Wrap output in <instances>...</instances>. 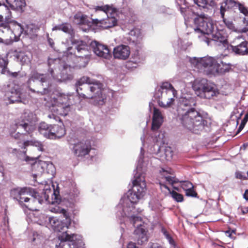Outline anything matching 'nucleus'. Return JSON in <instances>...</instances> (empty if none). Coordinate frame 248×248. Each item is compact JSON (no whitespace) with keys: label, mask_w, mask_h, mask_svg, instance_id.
Masks as SVG:
<instances>
[{"label":"nucleus","mask_w":248,"mask_h":248,"mask_svg":"<svg viewBox=\"0 0 248 248\" xmlns=\"http://www.w3.org/2000/svg\"><path fill=\"white\" fill-rule=\"evenodd\" d=\"M62 220H60L54 228L55 232L63 231L58 236V242L56 244V248H63L66 246L70 247L71 245L74 248H81L84 245L82 237L78 234L67 233L65 231L68 229L71 224V219L69 217H66Z\"/></svg>","instance_id":"0eeeda50"},{"label":"nucleus","mask_w":248,"mask_h":248,"mask_svg":"<svg viewBox=\"0 0 248 248\" xmlns=\"http://www.w3.org/2000/svg\"><path fill=\"white\" fill-rule=\"evenodd\" d=\"M87 47L85 42L78 41L75 48L68 47L63 51L62 59L49 58L48 72L52 77L60 82L71 79L72 77L68 73V70L72 67H84L88 64L89 57Z\"/></svg>","instance_id":"f257e3e1"},{"label":"nucleus","mask_w":248,"mask_h":248,"mask_svg":"<svg viewBox=\"0 0 248 248\" xmlns=\"http://www.w3.org/2000/svg\"><path fill=\"white\" fill-rule=\"evenodd\" d=\"M4 100L6 104H13L18 102L24 103L25 95L21 92L18 88H11L6 91L4 96Z\"/></svg>","instance_id":"f3484780"},{"label":"nucleus","mask_w":248,"mask_h":248,"mask_svg":"<svg viewBox=\"0 0 248 248\" xmlns=\"http://www.w3.org/2000/svg\"><path fill=\"white\" fill-rule=\"evenodd\" d=\"M143 154L144 150L141 147L136 168L137 172L135 174L134 179L132 182L133 187L131 190L128 191L126 196L121 198L119 203L116 207L117 217H127L133 224L141 221V217L137 214L141 211L136 210L134 205L144 197L146 190L144 176L138 172L142 168Z\"/></svg>","instance_id":"f03ea898"},{"label":"nucleus","mask_w":248,"mask_h":248,"mask_svg":"<svg viewBox=\"0 0 248 248\" xmlns=\"http://www.w3.org/2000/svg\"><path fill=\"white\" fill-rule=\"evenodd\" d=\"M3 74H5V75H9V76H10L12 77H16L18 75V73L17 72H11L9 70V73H2Z\"/></svg>","instance_id":"bf43d9fd"},{"label":"nucleus","mask_w":248,"mask_h":248,"mask_svg":"<svg viewBox=\"0 0 248 248\" xmlns=\"http://www.w3.org/2000/svg\"><path fill=\"white\" fill-rule=\"evenodd\" d=\"M233 0H224L222 3H220L219 13L221 15V17L224 18L225 17V13L227 10H232V3Z\"/></svg>","instance_id":"473e14b6"},{"label":"nucleus","mask_w":248,"mask_h":248,"mask_svg":"<svg viewBox=\"0 0 248 248\" xmlns=\"http://www.w3.org/2000/svg\"><path fill=\"white\" fill-rule=\"evenodd\" d=\"M44 200L52 204L57 203L59 201L55 191H52L51 189L46 188L42 193V196H39L38 193L35 192L34 195L31 198L27 196L24 199L23 203L20 205L22 208H26L31 211H37L38 205L42 204Z\"/></svg>","instance_id":"6e6552de"},{"label":"nucleus","mask_w":248,"mask_h":248,"mask_svg":"<svg viewBox=\"0 0 248 248\" xmlns=\"http://www.w3.org/2000/svg\"><path fill=\"white\" fill-rule=\"evenodd\" d=\"M0 6H1V9L2 10H5L9 12V10L8 9L7 6L4 4H1V3H0Z\"/></svg>","instance_id":"0e129e2a"},{"label":"nucleus","mask_w":248,"mask_h":248,"mask_svg":"<svg viewBox=\"0 0 248 248\" xmlns=\"http://www.w3.org/2000/svg\"><path fill=\"white\" fill-rule=\"evenodd\" d=\"M8 61L7 58H3L0 55V68H1V73H9V69L7 68Z\"/></svg>","instance_id":"4c0bfd02"},{"label":"nucleus","mask_w":248,"mask_h":248,"mask_svg":"<svg viewBox=\"0 0 248 248\" xmlns=\"http://www.w3.org/2000/svg\"><path fill=\"white\" fill-rule=\"evenodd\" d=\"M155 10L157 13H164L166 11V8L164 6H161L157 7Z\"/></svg>","instance_id":"4d7b16f0"},{"label":"nucleus","mask_w":248,"mask_h":248,"mask_svg":"<svg viewBox=\"0 0 248 248\" xmlns=\"http://www.w3.org/2000/svg\"><path fill=\"white\" fill-rule=\"evenodd\" d=\"M38 80L42 83L46 82L47 81V76L46 74H40L36 71H31L28 80V85H30L32 82Z\"/></svg>","instance_id":"c85d7f7f"},{"label":"nucleus","mask_w":248,"mask_h":248,"mask_svg":"<svg viewBox=\"0 0 248 248\" xmlns=\"http://www.w3.org/2000/svg\"><path fill=\"white\" fill-rule=\"evenodd\" d=\"M7 3L12 9L22 12L26 4L25 0H6Z\"/></svg>","instance_id":"c756f323"},{"label":"nucleus","mask_w":248,"mask_h":248,"mask_svg":"<svg viewBox=\"0 0 248 248\" xmlns=\"http://www.w3.org/2000/svg\"><path fill=\"white\" fill-rule=\"evenodd\" d=\"M224 23L225 24L226 27L230 30L232 31L235 30V27L232 21L226 19L225 17L222 18Z\"/></svg>","instance_id":"09e8293b"},{"label":"nucleus","mask_w":248,"mask_h":248,"mask_svg":"<svg viewBox=\"0 0 248 248\" xmlns=\"http://www.w3.org/2000/svg\"><path fill=\"white\" fill-rule=\"evenodd\" d=\"M76 91L79 96L83 98L94 99V104L102 105L105 97L102 94L103 85L99 81L82 77L76 84Z\"/></svg>","instance_id":"423d86ee"},{"label":"nucleus","mask_w":248,"mask_h":248,"mask_svg":"<svg viewBox=\"0 0 248 248\" xmlns=\"http://www.w3.org/2000/svg\"><path fill=\"white\" fill-rule=\"evenodd\" d=\"M61 28H62V24L58 25H57V26H55V27H54L52 28V30L53 31H57V30L61 31V29H62Z\"/></svg>","instance_id":"680f3d73"},{"label":"nucleus","mask_w":248,"mask_h":248,"mask_svg":"<svg viewBox=\"0 0 248 248\" xmlns=\"http://www.w3.org/2000/svg\"><path fill=\"white\" fill-rule=\"evenodd\" d=\"M61 28V31L65 33H70L72 30V27L71 25L68 23H64L62 24Z\"/></svg>","instance_id":"de8ad7c7"},{"label":"nucleus","mask_w":248,"mask_h":248,"mask_svg":"<svg viewBox=\"0 0 248 248\" xmlns=\"http://www.w3.org/2000/svg\"><path fill=\"white\" fill-rule=\"evenodd\" d=\"M241 211H242V214L243 215H245L248 212V208H242L241 209Z\"/></svg>","instance_id":"338daca9"},{"label":"nucleus","mask_w":248,"mask_h":248,"mask_svg":"<svg viewBox=\"0 0 248 248\" xmlns=\"http://www.w3.org/2000/svg\"><path fill=\"white\" fill-rule=\"evenodd\" d=\"M181 186L185 191H186L188 189L193 188V184L188 181H182L181 182Z\"/></svg>","instance_id":"49530a36"},{"label":"nucleus","mask_w":248,"mask_h":248,"mask_svg":"<svg viewBox=\"0 0 248 248\" xmlns=\"http://www.w3.org/2000/svg\"><path fill=\"white\" fill-rule=\"evenodd\" d=\"M74 22L80 26V28L85 32L89 31L93 22L90 21L88 17L81 12L77 13L74 16Z\"/></svg>","instance_id":"412c9836"},{"label":"nucleus","mask_w":248,"mask_h":248,"mask_svg":"<svg viewBox=\"0 0 248 248\" xmlns=\"http://www.w3.org/2000/svg\"><path fill=\"white\" fill-rule=\"evenodd\" d=\"M161 175L164 177L166 181L169 184H173L176 182L175 178L174 177L169 175V174H172L173 170L170 168H166V169L162 168L160 170Z\"/></svg>","instance_id":"2f4dec72"},{"label":"nucleus","mask_w":248,"mask_h":248,"mask_svg":"<svg viewBox=\"0 0 248 248\" xmlns=\"http://www.w3.org/2000/svg\"><path fill=\"white\" fill-rule=\"evenodd\" d=\"M197 5V10L209 12L216 5L214 0H193Z\"/></svg>","instance_id":"393cba45"},{"label":"nucleus","mask_w":248,"mask_h":248,"mask_svg":"<svg viewBox=\"0 0 248 248\" xmlns=\"http://www.w3.org/2000/svg\"><path fill=\"white\" fill-rule=\"evenodd\" d=\"M48 217L45 214H41L40 215L38 219L34 217L33 219H31L32 221L36 222L37 224L42 225L46 226L47 227L48 226Z\"/></svg>","instance_id":"e433bc0d"},{"label":"nucleus","mask_w":248,"mask_h":248,"mask_svg":"<svg viewBox=\"0 0 248 248\" xmlns=\"http://www.w3.org/2000/svg\"><path fill=\"white\" fill-rule=\"evenodd\" d=\"M248 114L246 115L245 117L242 121V122L238 128V132H239L244 128L246 122L248 121Z\"/></svg>","instance_id":"6e6d98bb"},{"label":"nucleus","mask_w":248,"mask_h":248,"mask_svg":"<svg viewBox=\"0 0 248 248\" xmlns=\"http://www.w3.org/2000/svg\"><path fill=\"white\" fill-rule=\"evenodd\" d=\"M11 135L15 139L22 140L23 141V143H22V146L19 145L22 148L25 149L30 145H32L37 147L38 151H42L43 150V146L41 142L33 140H25V137L26 135V134L20 133L18 131L17 133H11Z\"/></svg>","instance_id":"6ab92c4d"},{"label":"nucleus","mask_w":248,"mask_h":248,"mask_svg":"<svg viewBox=\"0 0 248 248\" xmlns=\"http://www.w3.org/2000/svg\"><path fill=\"white\" fill-rule=\"evenodd\" d=\"M234 43L236 45L231 46V49L235 54L241 56L248 55V42L242 36H238Z\"/></svg>","instance_id":"a211bd4d"},{"label":"nucleus","mask_w":248,"mask_h":248,"mask_svg":"<svg viewBox=\"0 0 248 248\" xmlns=\"http://www.w3.org/2000/svg\"><path fill=\"white\" fill-rule=\"evenodd\" d=\"M243 197L244 198L247 200L248 201V190H246L243 194Z\"/></svg>","instance_id":"e2e57ef3"},{"label":"nucleus","mask_w":248,"mask_h":248,"mask_svg":"<svg viewBox=\"0 0 248 248\" xmlns=\"http://www.w3.org/2000/svg\"><path fill=\"white\" fill-rule=\"evenodd\" d=\"M240 30L243 32L248 31V16L243 17L242 23L240 26Z\"/></svg>","instance_id":"a19ab883"},{"label":"nucleus","mask_w":248,"mask_h":248,"mask_svg":"<svg viewBox=\"0 0 248 248\" xmlns=\"http://www.w3.org/2000/svg\"><path fill=\"white\" fill-rule=\"evenodd\" d=\"M48 226H47V227L51 228L53 230L54 228H57L56 226L60 221V219H59L57 217H48Z\"/></svg>","instance_id":"ea45409f"},{"label":"nucleus","mask_w":248,"mask_h":248,"mask_svg":"<svg viewBox=\"0 0 248 248\" xmlns=\"http://www.w3.org/2000/svg\"><path fill=\"white\" fill-rule=\"evenodd\" d=\"M21 122L16 124V127L20 130L23 129L28 134L31 133L35 129L34 115L29 110H25L22 114Z\"/></svg>","instance_id":"2eb2a0df"},{"label":"nucleus","mask_w":248,"mask_h":248,"mask_svg":"<svg viewBox=\"0 0 248 248\" xmlns=\"http://www.w3.org/2000/svg\"><path fill=\"white\" fill-rule=\"evenodd\" d=\"M130 54V48L126 45L118 46L113 49V55L116 59L125 60L128 58Z\"/></svg>","instance_id":"b1692460"},{"label":"nucleus","mask_w":248,"mask_h":248,"mask_svg":"<svg viewBox=\"0 0 248 248\" xmlns=\"http://www.w3.org/2000/svg\"><path fill=\"white\" fill-rule=\"evenodd\" d=\"M155 137H152L153 141L155 143H164L163 139L164 137V134L161 132H156L155 134Z\"/></svg>","instance_id":"79ce46f5"},{"label":"nucleus","mask_w":248,"mask_h":248,"mask_svg":"<svg viewBox=\"0 0 248 248\" xmlns=\"http://www.w3.org/2000/svg\"><path fill=\"white\" fill-rule=\"evenodd\" d=\"M122 221H124L125 218H127L129 221L134 226L137 225V227L134 231V234L136 235L137 239V243L139 245H142L147 242L148 240V230L147 224L144 223L142 221L141 218L140 221H137L135 224H133L129 219V218L126 216L124 217H118Z\"/></svg>","instance_id":"4468645a"},{"label":"nucleus","mask_w":248,"mask_h":248,"mask_svg":"<svg viewBox=\"0 0 248 248\" xmlns=\"http://www.w3.org/2000/svg\"><path fill=\"white\" fill-rule=\"evenodd\" d=\"M40 238L41 236H39V235L37 232L33 233V238L32 240L33 242H34L36 244L40 243L41 242Z\"/></svg>","instance_id":"5fc2aeb1"},{"label":"nucleus","mask_w":248,"mask_h":248,"mask_svg":"<svg viewBox=\"0 0 248 248\" xmlns=\"http://www.w3.org/2000/svg\"><path fill=\"white\" fill-rule=\"evenodd\" d=\"M30 90L33 93H38V94H40V95L46 94L48 93H49V92L50 91V90L48 88H44L43 91H42V92H39V91L36 92L34 89H32L31 88H30Z\"/></svg>","instance_id":"603ef678"},{"label":"nucleus","mask_w":248,"mask_h":248,"mask_svg":"<svg viewBox=\"0 0 248 248\" xmlns=\"http://www.w3.org/2000/svg\"><path fill=\"white\" fill-rule=\"evenodd\" d=\"M16 59L22 65L30 63L31 57L24 52H20L16 56Z\"/></svg>","instance_id":"c9c22d12"},{"label":"nucleus","mask_w":248,"mask_h":248,"mask_svg":"<svg viewBox=\"0 0 248 248\" xmlns=\"http://www.w3.org/2000/svg\"><path fill=\"white\" fill-rule=\"evenodd\" d=\"M160 188L162 192L165 193V194L169 193L170 194V193L172 191L165 184H164L161 182H159Z\"/></svg>","instance_id":"8fccbe9b"},{"label":"nucleus","mask_w":248,"mask_h":248,"mask_svg":"<svg viewBox=\"0 0 248 248\" xmlns=\"http://www.w3.org/2000/svg\"><path fill=\"white\" fill-rule=\"evenodd\" d=\"M195 105L196 101L193 97H183L180 99L177 111L183 126L191 132L198 134L203 130L207 122L192 107Z\"/></svg>","instance_id":"7ed1b4c3"},{"label":"nucleus","mask_w":248,"mask_h":248,"mask_svg":"<svg viewBox=\"0 0 248 248\" xmlns=\"http://www.w3.org/2000/svg\"><path fill=\"white\" fill-rule=\"evenodd\" d=\"M94 10L96 13L102 12L107 17L105 19H93V24L99 25L103 29L112 28L117 25V20L115 16L117 14L118 10L112 5L97 6L94 8Z\"/></svg>","instance_id":"9b49d317"},{"label":"nucleus","mask_w":248,"mask_h":248,"mask_svg":"<svg viewBox=\"0 0 248 248\" xmlns=\"http://www.w3.org/2000/svg\"><path fill=\"white\" fill-rule=\"evenodd\" d=\"M180 10L185 21L188 20L191 18L193 15L196 16V13L199 12L198 11H192L188 7H180Z\"/></svg>","instance_id":"72a5a7b5"},{"label":"nucleus","mask_w":248,"mask_h":248,"mask_svg":"<svg viewBox=\"0 0 248 248\" xmlns=\"http://www.w3.org/2000/svg\"><path fill=\"white\" fill-rule=\"evenodd\" d=\"M170 195L172 198L177 202H182L183 201V195L175 191H172Z\"/></svg>","instance_id":"a18cd8bd"},{"label":"nucleus","mask_w":248,"mask_h":248,"mask_svg":"<svg viewBox=\"0 0 248 248\" xmlns=\"http://www.w3.org/2000/svg\"><path fill=\"white\" fill-rule=\"evenodd\" d=\"M186 195L187 196L196 197L197 196L196 192L194 190L193 188H191L190 189H188L186 190Z\"/></svg>","instance_id":"864d4df0"},{"label":"nucleus","mask_w":248,"mask_h":248,"mask_svg":"<svg viewBox=\"0 0 248 248\" xmlns=\"http://www.w3.org/2000/svg\"><path fill=\"white\" fill-rule=\"evenodd\" d=\"M79 96H75L73 94H65L58 92L52 100L54 111L58 115L66 116L70 110L71 107L76 105V100H78Z\"/></svg>","instance_id":"1a4fd4ad"},{"label":"nucleus","mask_w":248,"mask_h":248,"mask_svg":"<svg viewBox=\"0 0 248 248\" xmlns=\"http://www.w3.org/2000/svg\"><path fill=\"white\" fill-rule=\"evenodd\" d=\"M130 36L138 37L140 34V30L137 28L131 30L128 33Z\"/></svg>","instance_id":"3c124183"},{"label":"nucleus","mask_w":248,"mask_h":248,"mask_svg":"<svg viewBox=\"0 0 248 248\" xmlns=\"http://www.w3.org/2000/svg\"><path fill=\"white\" fill-rule=\"evenodd\" d=\"M48 42H49V45H50V46H51V47H53V46H54V42H53L52 39H48Z\"/></svg>","instance_id":"774afa93"},{"label":"nucleus","mask_w":248,"mask_h":248,"mask_svg":"<svg viewBox=\"0 0 248 248\" xmlns=\"http://www.w3.org/2000/svg\"><path fill=\"white\" fill-rule=\"evenodd\" d=\"M4 225H5V228H4V229H6V228L8 229V219H6V218H4Z\"/></svg>","instance_id":"69168bd1"},{"label":"nucleus","mask_w":248,"mask_h":248,"mask_svg":"<svg viewBox=\"0 0 248 248\" xmlns=\"http://www.w3.org/2000/svg\"><path fill=\"white\" fill-rule=\"evenodd\" d=\"M162 232L164 235L165 238L167 239L169 243L170 244L171 246L175 247V242L174 240L171 238L170 235L168 233L167 231L165 229H162Z\"/></svg>","instance_id":"c03bdc74"},{"label":"nucleus","mask_w":248,"mask_h":248,"mask_svg":"<svg viewBox=\"0 0 248 248\" xmlns=\"http://www.w3.org/2000/svg\"><path fill=\"white\" fill-rule=\"evenodd\" d=\"M218 93L217 90L214 85L208 83L202 92L198 96L202 98L211 99Z\"/></svg>","instance_id":"bb28decb"},{"label":"nucleus","mask_w":248,"mask_h":248,"mask_svg":"<svg viewBox=\"0 0 248 248\" xmlns=\"http://www.w3.org/2000/svg\"><path fill=\"white\" fill-rule=\"evenodd\" d=\"M231 3L233 5V11L238 9L239 13L244 16H248V8L245 5L244 3H241L238 1L233 0L232 3Z\"/></svg>","instance_id":"7c9ffc66"},{"label":"nucleus","mask_w":248,"mask_h":248,"mask_svg":"<svg viewBox=\"0 0 248 248\" xmlns=\"http://www.w3.org/2000/svg\"><path fill=\"white\" fill-rule=\"evenodd\" d=\"M24 29L21 24L6 16L4 22L0 24V36L9 38L10 40L18 41Z\"/></svg>","instance_id":"9d476101"},{"label":"nucleus","mask_w":248,"mask_h":248,"mask_svg":"<svg viewBox=\"0 0 248 248\" xmlns=\"http://www.w3.org/2000/svg\"><path fill=\"white\" fill-rule=\"evenodd\" d=\"M37 158L30 157L26 156L25 158V160L31 164H33L34 167H40L42 169L43 171L44 170V168L46 167L47 172L53 175L55 172L54 166L52 163L46 162L44 161H40L37 162L36 161Z\"/></svg>","instance_id":"5701e85b"},{"label":"nucleus","mask_w":248,"mask_h":248,"mask_svg":"<svg viewBox=\"0 0 248 248\" xmlns=\"http://www.w3.org/2000/svg\"><path fill=\"white\" fill-rule=\"evenodd\" d=\"M235 176L237 179H246V177L245 175H243L241 172L237 171L235 172Z\"/></svg>","instance_id":"13d9d810"},{"label":"nucleus","mask_w":248,"mask_h":248,"mask_svg":"<svg viewBox=\"0 0 248 248\" xmlns=\"http://www.w3.org/2000/svg\"><path fill=\"white\" fill-rule=\"evenodd\" d=\"M68 141L70 148L76 156H84L88 155L92 149L91 144L87 141L77 142L72 139L68 140Z\"/></svg>","instance_id":"dca6fc26"},{"label":"nucleus","mask_w":248,"mask_h":248,"mask_svg":"<svg viewBox=\"0 0 248 248\" xmlns=\"http://www.w3.org/2000/svg\"><path fill=\"white\" fill-rule=\"evenodd\" d=\"M163 122V117L160 111L154 108V113L152 124V130L155 131L158 130Z\"/></svg>","instance_id":"a878e982"},{"label":"nucleus","mask_w":248,"mask_h":248,"mask_svg":"<svg viewBox=\"0 0 248 248\" xmlns=\"http://www.w3.org/2000/svg\"><path fill=\"white\" fill-rule=\"evenodd\" d=\"M91 46L94 53L99 57L108 59L111 57V53L107 46L100 44L96 41L92 42Z\"/></svg>","instance_id":"aec40b11"},{"label":"nucleus","mask_w":248,"mask_h":248,"mask_svg":"<svg viewBox=\"0 0 248 248\" xmlns=\"http://www.w3.org/2000/svg\"><path fill=\"white\" fill-rule=\"evenodd\" d=\"M38 130L45 138L50 139H60L65 134V130L63 125H49L45 123H41L38 127Z\"/></svg>","instance_id":"ddd939ff"},{"label":"nucleus","mask_w":248,"mask_h":248,"mask_svg":"<svg viewBox=\"0 0 248 248\" xmlns=\"http://www.w3.org/2000/svg\"><path fill=\"white\" fill-rule=\"evenodd\" d=\"M208 83L207 80L203 78H197L192 83V88L197 96L202 92Z\"/></svg>","instance_id":"cd10ccee"},{"label":"nucleus","mask_w":248,"mask_h":248,"mask_svg":"<svg viewBox=\"0 0 248 248\" xmlns=\"http://www.w3.org/2000/svg\"><path fill=\"white\" fill-rule=\"evenodd\" d=\"M38 30V29L33 25H28L26 29H24V32L25 34L32 38L36 35V32Z\"/></svg>","instance_id":"f704fd0d"},{"label":"nucleus","mask_w":248,"mask_h":248,"mask_svg":"<svg viewBox=\"0 0 248 248\" xmlns=\"http://www.w3.org/2000/svg\"><path fill=\"white\" fill-rule=\"evenodd\" d=\"M31 190L30 188L26 187L14 188L11 190L10 195L13 199L16 200L20 205H22L26 196L31 195Z\"/></svg>","instance_id":"4be33fe9"},{"label":"nucleus","mask_w":248,"mask_h":248,"mask_svg":"<svg viewBox=\"0 0 248 248\" xmlns=\"http://www.w3.org/2000/svg\"><path fill=\"white\" fill-rule=\"evenodd\" d=\"M126 248H138L135 243L130 242L128 243Z\"/></svg>","instance_id":"052dcab7"},{"label":"nucleus","mask_w":248,"mask_h":248,"mask_svg":"<svg viewBox=\"0 0 248 248\" xmlns=\"http://www.w3.org/2000/svg\"><path fill=\"white\" fill-rule=\"evenodd\" d=\"M177 91L168 82H162L159 89L156 91L155 96L158 99L159 106L167 108L171 106L174 101Z\"/></svg>","instance_id":"f8f14e48"},{"label":"nucleus","mask_w":248,"mask_h":248,"mask_svg":"<svg viewBox=\"0 0 248 248\" xmlns=\"http://www.w3.org/2000/svg\"><path fill=\"white\" fill-rule=\"evenodd\" d=\"M164 155L167 160H170L173 156V152L170 147H166L164 149Z\"/></svg>","instance_id":"37998d69"},{"label":"nucleus","mask_w":248,"mask_h":248,"mask_svg":"<svg viewBox=\"0 0 248 248\" xmlns=\"http://www.w3.org/2000/svg\"><path fill=\"white\" fill-rule=\"evenodd\" d=\"M225 55L216 57L206 56L201 58L194 57L190 59L193 67L199 71L206 72L207 74H224L231 69V64L224 61Z\"/></svg>","instance_id":"39448f33"},{"label":"nucleus","mask_w":248,"mask_h":248,"mask_svg":"<svg viewBox=\"0 0 248 248\" xmlns=\"http://www.w3.org/2000/svg\"><path fill=\"white\" fill-rule=\"evenodd\" d=\"M201 12L196 13V17L194 19V23L195 26V31L197 33H201L207 35H211L212 38L203 35L202 39L205 42L207 45H209L211 42L218 46H222L226 47L228 45L227 40V34L223 29H218L215 33H214L215 26L213 21L210 16L205 15L202 10Z\"/></svg>","instance_id":"20e7f679"},{"label":"nucleus","mask_w":248,"mask_h":248,"mask_svg":"<svg viewBox=\"0 0 248 248\" xmlns=\"http://www.w3.org/2000/svg\"><path fill=\"white\" fill-rule=\"evenodd\" d=\"M50 211L52 212L55 213L62 214L64 217H69L68 214H67V211L65 209L62 208L58 205H56L54 207H51L50 209Z\"/></svg>","instance_id":"58836bf2"}]
</instances>
